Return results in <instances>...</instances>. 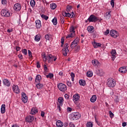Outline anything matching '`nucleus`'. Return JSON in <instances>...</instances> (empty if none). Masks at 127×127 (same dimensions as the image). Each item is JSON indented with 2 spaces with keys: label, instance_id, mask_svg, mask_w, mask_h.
<instances>
[{
  "label": "nucleus",
  "instance_id": "1",
  "mask_svg": "<svg viewBox=\"0 0 127 127\" xmlns=\"http://www.w3.org/2000/svg\"><path fill=\"white\" fill-rule=\"evenodd\" d=\"M69 48V46H68V43H65L64 46V48H63L62 52L64 56H67V53L69 52V50L68 48Z\"/></svg>",
  "mask_w": 127,
  "mask_h": 127
},
{
  "label": "nucleus",
  "instance_id": "2",
  "mask_svg": "<svg viewBox=\"0 0 127 127\" xmlns=\"http://www.w3.org/2000/svg\"><path fill=\"white\" fill-rule=\"evenodd\" d=\"M58 88L60 91L65 92L67 90V86L64 83H59L58 84Z\"/></svg>",
  "mask_w": 127,
  "mask_h": 127
},
{
  "label": "nucleus",
  "instance_id": "3",
  "mask_svg": "<svg viewBox=\"0 0 127 127\" xmlns=\"http://www.w3.org/2000/svg\"><path fill=\"white\" fill-rule=\"evenodd\" d=\"M107 86L108 87H110L111 88H114L115 86H116V81H115V80L113 78H111L109 79L108 82H107Z\"/></svg>",
  "mask_w": 127,
  "mask_h": 127
},
{
  "label": "nucleus",
  "instance_id": "4",
  "mask_svg": "<svg viewBox=\"0 0 127 127\" xmlns=\"http://www.w3.org/2000/svg\"><path fill=\"white\" fill-rule=\"evenodd\" d=\"M88 20L89 22H96L99 20V18L94 15H91L88 18Z\"/></svg>",
  "mask_w": 127,
  "mask_h": 127
},
{
  "label": "nucleus",
  "instance_id": "5",
  "mask_svg": "<svg viewBox=\"0 0 127 127\" xmlns=\"http://www.w3.org/2000/svg\"><path fill=\"white\" fill-rule=\"evenodd\" d=\"M110 35L112 36V37H113L114 38H117V37H118L119 35V32L115 30H112L110 31Z\"/></svg>",
  "mask_w": 127,
  "mask_h": 127
},
{
  "label": "nucleus",
  "instance_id": "6",
  "mask_svg": "<svg viewBox=\"0 0 127 127\" xmlns=\"http://www.w3.org/2000/svg\"><path fill=\"white\" fill-rule=\"evenodd\" d=\"M79 41H80V40L79 39V38H76L71 44L70 47L72 49L75 48L76 46H77L78 43H79Z\"/></svg>",
  "mask_w": 127,
  "mask_h": 127
},
{
  "label": "nucleus",
  "instance_id": "7",
  "mask_svg": "<svg viewBox=\"0 0 127 127\" xmlns=\"http://www.w3.org/2000/svg\"><path fill=\"white\" fill-rule=\"evenodd\" d=\"M1 15L2 16H4L5 17H8L10 16L9 12L6 9H2L1 11Z\"/></svg>",
  "mask_w": 127,
  "mask_h": 127
},
{
  "label": "nucleus",
  "instance_id": "8",
  "mask_svg": "<svg viewBox=\"0 0 127 127\" xmlns=\"http://www.w3.org/2000/svg\"><path fill=\"white\" fill-rule=\"evenodd\" d=\"M71 13H69V12H63L62 14L64 16H65L66 17H71V18H72V17H74V16L75 14H74V12H72Z\"/></svg>",
  "mask_w": 127,
  "mask_h": 127
},
{
  "label": "nucleus",
  "instance_id": "9",
  "mask_svg": "<svg viewBox=\"0 0 127 127\" xmlns=\"http://www.w3.org/2000/svg\"><path fill=\"white\" fill-rule=\"evenodd\" d=\"M81 118V115L78 112L73 113L72 114V120L73 121H77V120H79Z\"/></svg>",
  "mask_w": 127,
  "mask_h": 127
},
{
  "label": "nucleus",
  "instance_id": "10",
  "mask_svg": "<svg viewBox=\"0 0 127 127\" xmlns=\"http://www.w3.org/2000/svg\"><path fill=\"white\" fill-rule=\"evenodd\" d=\"M22 101L24 104H26L27 103V101H28V99L27 98V96H26V94L24 93V92L22 93Z\"/></svg>",
  "mask_w": 127,
  "mask_h": 127
},
{
  "label": "nucleus",
  "instance_id": "11",
  "mask_svg": "<svg viewBox=\"0 0 127 127\" xmlns=\"http://www.w3.org/2000/svg\"><path fill=\"white\" fill-rule=\"evenodd\" d=\"M12 88L13 92H14V93L16 94H19L20 92L19 88H18V86L17 85L13 84L12 86Z\"/></svg>",
  "mask_w": 127,
  "mask_h": 127
},
{
  "label": "nucleus",
  "instance_id": "12",
  "mask_svg": "<svg viewBox=\"0 0 127 127\" xmlns=\"http://www.w3.org/2000/svg\"><path fill=\"white\" fill-rule=\"evenodd\" d=\"M13 8L16 11H19L21 9V5L18 3H15L14 5Z\"/></svg>",
  "mask_w": 127,
  "mask_h": 127
},
{
  "label": "nucleus",
  "instance_id": "13",
  "mask_svg": "<svg viewBox=\"0 0 127 127\" xmlns=\"http://www.w3.org/2000/svg\"><path fill=\"white\" fill-rule=\"evenodd\" d=\"M3 84L4 86H6V87H10V81H9L7 79H3Z\"/></svg>",
  "mask_w": 127,
  "mask_h": 127
},
{
  "label": "nucleus",
  "instance_id": "14",
  "mask_svg": "<svg viewBox=\"0 0 127 127\" xmlns=\"http://www.w3.org/2000/svg\"><path fill=\"white\" fill-rule=\"evenodd\" d=\"M33 121H34V117L32 115L29 116L26 118V121L27 123H32Z\"/></svg>",
  "mask_w": 127,
  "mask_h": 127
},
{
  "label": "nucleus",
  "instance_id": "15",
  "mask_svg": "<svg viewBox=\"0 0 127 127\" xmlns=\"http://www.w3.org/2000/svg\"><path fill=\"white\" fill-rule=\"evenodd\" d=\"M119 72L120 73H122V74H125V73H127V66H123L119 68Z\"/></svg>",
  "mask_w": 127,
  "mask_h": 127
},
{
  "label": "nucleus",
  "instance_id": "16",
  "mask_svg": "<svg viewBox=\"0 0 127 127\" xmlns=\"http://www.w3.org/2000/svg\"><path fill=\"white\" fill-rule=\"evenodd\" d=\"M35 23L36 28L39 29V28L41 27V21H40V20H36Z\"/></svg>",
  "mask_w": 127,
  "mask_h": 127
},
{
  "label": "nucleus",
  "instance_id": "17",
  "mask_svg": "<svg viewBox=\"0 0 127 127\" xmlns=\"http://www.w3.org/2000/svg\"><path fill=\"white\" fill-rule=\"evenodd\" d=\"M79 99H80V95H79V94H76L73 95V101H74V102L79 101Z\"/></svg>",
  "mask_w": 127,
  "mask_h": 127
},
{
  "label": "nucleus",
  "instance_id": "18",
  "mask_svg": "<svg viewBox=\"0 0 127 127\" xmlns=\"http://www.w3.org/2000/svg\"><path fill=\"white\" fill-rule=\"evenodd\" d=\"M53 57H54V56H52V55H48L47 56V60H48L49 63H50V62H52V61H53Z\"/></svg>",
  "mask_w": 127,
  "mask_h": 127
},
{
  "label": "nucleus",
  "instance_id": "19",
  "mask_svg": "<svg viewBox=\"0 0 127 127\" xmlns=\"http://www.w3.org/2000/svg\"><path fill=\"white\" fill-rule=\"evenodd\" d=\"M64 124H63V122H62L60 120H58V121H57L56 122V126L58 127H63L64 126Z\"/></svg>",
  "mask_w": 127,
  "mask_h": 127
},
{
  "label": "nucleus",
  "instance_id": "20",
  "mask_svg": "<svg viewBox=\"0 0 127 127\" xmlns=\"http://www.w3.org/2000/svg\"><path fill=\"white\" fill-rule=\"evenodd\" d=\"M41 79V75L38 74L36 77L35 82L36 83H39Z\"/></svg>",
  "mask_w": 127,
  "mask_h": 127
},
{
  "label": "nucleus",
  "instance_id": "21",
  "mask_svg": "<svg viewBox=\"0 0 127 127\" xmlns=\"http://www.w3.org/2000/svg\"><path fill=\"white\" fill-rule=\"evenodd\" d=\"M97 73L99 76H103L105 74V72H104L102 69H98Z\"/></svg>",
  "mask_w": 127,
  "mask_h": 127
},
{
  "label": "nucleus",
  "instance_id": "22",
  "mask_svg": "<svg viewBox=\"0 0 127 127\" xmlns=\"http://www.w3.org/2000/svg\"><path fill=\"white\" fill-rule=\"evenodd\" d=\"M97 101V96L96 95H93L90 98V102L91 103H95Z\"/></svg>",
  "mask_w": 127,
  "mask_h": 127
},
{
  "label": "nucleus",
  "instance_id": "23",
  "mask_svg": "<svg viewBox=\"0 0 127 127\" xmlns=\"http://www.w3.org/2000/svg\"><path fill=\"white\" fill-rule=\"evenodd\" d=\"M93 45L94 48H98V47H101V46H102V44L94 42Z\"/></svg>",
  "mask_w": 127,
  "mask_h": 127
},
{
  "label": "nucleus",
  "instance_id": "24",
  "mask_svg": "<svg viewBox=\"0 0 127 127\" xmlns=\"http://www.w3.org/2000/svg\"><path fill=\"white\" fill-rule=\"evenodd\" d=\"M38 111H37V109L35 108H33L30 112L31 115H35L36 113H37Z\"/></svg>",
  "mask_w": 127,
  "mask_h": 127
},
{
  "label": "nucleus",
  "instance_id": "25",
  "mask_svg": "<svg viewBox=\"0 0 127 127\" xmlns=\"http://www.w3.org/2000/svg\"><path fill=\"white\" fill-rule=\"evenodd\" d=\"M1 114H4L5 113V105L2 104L1 106Z\"/></svg>",
  "mask_w": 127,
  "mask_h": 127
},
{
  "label": "nucleus",
  "instance_id": "26",
  "mask_svg": "<svg viewBox=\"0 0 127 127\" xmlns=\"http://www.w3.org/2000/svg\"><path fill=\"white\" fill-rule=\"evenodd\" d=\"M93 30H94V27H93V26H89L87 27V31H88V32H90L91 33H92V32H94Z\"/></svg>",
  "mask_w": 127,
  "mask_h": 127
},
{
  "label": "nucleus",
  "instance_id": "27",
  "mask_svg": "<svg viewBox=\"0 0 127 127\" xmlns=\"http://www.w3.org/2000/svg\"><path fill=\"white\" fill-rule=\"evenodd\" d=\"M92 63L93 65H94V66H97V65H99V64H100V63L97 60L92 61Z\"/></svg>",
  "mask_w": 127,
  "mask_h": 127
},
{
  "label": "nucleus",
  "instance_id": "28",
  "mask_svg": "<svg viewBox=\"0 0 127 127\" xmlns=\"http://www.w3.org/2000/svg\"><path fill=\"white\" fill-rule=\"evenodd\" d=\"M75 36V33H71L70 34H68L66 37V38H73Z\"/></svg>",
  "mask_w": 127,
  "mask_h": 127
},
{
  "label": "nucleus",
  "instance_id": "29",
  "mask_svg": "<svg viewBox=\"0 0 127 127\" xmlns=\"http://www.w3.org/2000/svg\"><path fill=\"white\" fill-rule=\"evenodd\" d=\"M111 12H107L106 13V19H110V18H111Z\"/></svg>",
  "mask_w": 127,
  "mask_h": 127
},
{
  "label": "nucleus",
  "instance_id": "30",
  "mask_svg": "<svg viewBox=\"0 0 127 127\" xmlns=\"http://www.w3.org/2000/svg\"><path fill=\"white\" fill-rule=\"evenodd\" d=\"M79 83L80 86H85L86 85V81L84 80H80Z\"/></svg>",
  "mask_w": 127,
  "mask_h": 127
},
{
  "label": "nucleus",
  "instance_id": "31",
  "mask_svg": "<svg viewBox=\"0 0 127 127\" xmlns=\"http://www.w3.org/2000/svg\"><path fill=\"white\" fill-rule=\"evenodd\" d=\"M57 5L55 3H52L50 4V7L51 9H55L56 7H57Z\"/></svg>",
  "mask_w": 127,
  "mask_h": 127
},
{
  "label": "nucleus",
  "instance_id": "32",
  "mask_svg": "<svg viewBox=\"0 0 127 127\" xmlns=\"http://www.w3.org/2000/svg\"><path fill=\"white\" fill-rule=\"evenodd\" d=\"M52 37V36H51L50 34H48L45 35V38L46 40H50V39H51Z\"/></svg>",
  "mask_w": 127,
  "mask_h": 127
},
{
  "label": "nucleus",
  "instance_id": "33",
  "mask_svg": "<svg viewBox=\"0 0 127 127\" xmlns=\"http://www.w3.org/2000/svg\"><path fill=\"white\" fill-rule=\"evenodd\" d=\"M36 87L37 89H42L43 87V84L41 83H38L36 84Z\"/></svg>",
  "mask_w": 127,
  "mask_h": 127
},
{
  "label": "nucleus",
  "instance_id": "34",
  "mask_svg": "<svg viewBox=\"0 0 127 127\" xmlns=\"http://www.w3.org/2000/svg\"><path fill=\"white\" fill-rule=\"evenodd\" d=\"M86 75L87 77H92L93 76V72L91 71H87L86 73Z\"/></svg>",
  "mask_w": 127,
  "mask_h": 127
},
{
  "label": "nucleus",
  "instance_id": "35",
  "mask_svg": "<svg viewBox=\"0 0 127 127\" xmlns=\"http://www.w3.org/2000/svg\"><path fill=\"white\" fill-rule=\"evenodd\" d=\"M52 22H53L54 25H57V18L55 17L52 19Z\"/></svg>",
  "mask_w": 127,
  "mask_h": 127
},
{
  "label": "nucleus",
  "instance_id": "36",
  "mask_svg": "<svg viewBox=\"0 0 127 127\" xmlns=\"http://www.w3.org/2000/svg\"><path fill=\"white\" fill-rule=\"evenodd\" d=\"M40 40V35H36L35 37V41L38 42Z\"/></svg>",
  "mask_w": 127,
  "mask_h": 127
},
{
  "label": "nucleus",
  "instance_id": "37",
  "mask_svg": "<svg viewBox=\"0 0 127 127\" xmlns=\"http://www.w3.org/2000/svg\"><path fill=\"white\" fill-rule=\"evenodd\" d=\"M71 9H72V6L68 5L66 6V12H70V11H71Z\"/></svg>",
  "mask_w": 127,
  "mask_h": 127
},
{
  "label": "nucleus",
  "instance_id": "38",
  "mask_svg": "<svg viewBox=\"0 0 127 127\" xmlns=\"http://www.w3.org/2000/svg\"><path fill=\"white\" fill-rule=\"evenodd\" d=\"M58 101L60 104H63V102H64V99L63 97H59Z\"/></svg>",
  "mask_w": 127,
  "mask_h": 127
},
{
  "label": "nucleus",
  "instance_id": "39",
  "mask_svg": "<svg viewBox=\"0 0 127 127\" xmlns=\"http://www.w3.org/2000/svg\"><path fill=\"white\" fill-rule=\"evenodd\" d=\"M30 5L32 7H34V6H35V1H34V0H31Z\"/></svg>",
  "mask_w": 127,
  "mask_h": 127
},
{
  "label": "nucleus",
  "instance_id": "40",
  "mask_svg": "<svg viewBox=\"0 0 127 127\" xmlns=\"http://www.w3.org/2000/svg\"><path fill=\"white\" fill-rule=\"evenodd\" d=\"M47 78H50V79H52L54 77V74L53 73H50L48 75H47Z\"/></svg>",
  "mask_w": 127,
  "mask_h": 127
},
{
  "label": "nucleus",
  "instance_id": "41",
  "mask_svg": "<svg viewBox=\"0 0 127 127\" xmlns=\"http://www.w3.org/2000/svg\"><path fill=\"white\" fill-rule=\"evenodd\" d=\"M41 17L42 18H44L45 20H47L49 18V17L48 16L45 14H42Z\"/></svg>",
  "mask_w": 127,
  "mask_h": 127
},
{
  "label": "nucleus",
  "instance_id": "42",
  "mask_svg": "<svg viewBox=\"0 0 127 127\" xmlns=\"http://www.w3.org/2000/svg\"><path fill=\"white\" fill-rule=\"evenodd\" d=\"M69 29L70 32H72V33H75V28H74L73 26H71Z\"/></svg>",
  "mask_w": 127,
  "mask_h": 127
},
{
  "label": "nucleus",
  "instance_id": "43",
  "mask_svg": "<svg viewBox=\"0 0 127 127\" xmlns=\"http://www.w3.org/2000/svg\"><path fill=\"white\" fill-rule=\"evenodd\" d=\"M87 127H93V123L91 122H88L86 124Z\"/></svg>",
  "mask_w": 127,
  "mask_h": 127
},
{
  "label": "nucleus",
  "instance_id": "44",
  "mask_svg": "<svg viewBox=\"0 0 127 127\" xmlns=\"http://www.w3.org/2000/svg\"><path fill=\"white\" fill-rule=\"evenodd\" d=\"M42 55V56H43V59H44V61L45 62H46V61H47V56H46V55H45V54H44V55Z\"/></svg>",
  "mask_w": 127,
  "mask_h": 127
},
{
  "label": "nucleus",
  "instance_id": "45",
  "mask_svg": "<svg viewBox=\"0 0 127 127\" xmlns=\"http://www.w3.org/2000/svg\"><path fill=\"white\" fill-rule=\"evenodd\" d=\"M111 55H114V56H116L117 55V52H116V50H113L112 51V52H111Z\"/></svg>",
  "mask_w": 127,
  "mask_h": 127
},
{
  "label": "nucleus",
  "instance_id": "46",
  "mask_svg": "<svg viewBox=\"0 0 127 127\" xmlns=\"http://www.w3.org/2000/svg\"><path fill=\"white\" fill-rule=\"evenodd\" d=\"M22 52L25 55H27V50L26 49L22 50Z\"/></svg>",
  "mask_w": 127,
  "mask_h": 127
},
{
  "label": "nucleus",
  "instance_id": "47",
  "mask_svg": "<svg viewBox=\"0 0 127 127\" xmlns=\"http://www.w3.org/2000/svg\"><path fill=\"white\" fill-rule=\"evenodd\" d=\"M109 115H110V118H111V119H112V118H114V113H113V112H112V111H109Z\"/></svg>",
  "mask_w": 127,
  "mask_h": 127
},
{
  "label": "nucleus",
  "instance_id": "48",
  "mask_svg": "<svg viewBox=\"0 0 127 127\" xmlns=\"http://www.w3.org/2000/svg\"><path fill=\"white\" fill-rule=\"evenodd\" d=\"M80 46H77L76 48H75V51L76 52H79V51H80Z\"/></svg>",
  "mask_w": 127,
  "mask_h": 127
},
{
  "label": "nucleus",
  "instance_id": "49",
  "mask_svg": "<svg viewBox=\"0 0 127 127\" xmlns=\"http://www.w3.org/2000/svg\"><path fill=\"white\" fill-rule=\"evenodd\" d=\"M110 33V30H107L104 32V35H108Z\"/></svg>",
  "mask_w": 127,
  "mask_h": 127
},
{
  "label": "nucleus",
  "instance_id": "50",
  "mask_svg": "<svg viewBox=\"0 0 127 127\" xmlns=\"http://www.w3.org/2000/svg\"><path fill=\"white\" fill-rule=\"evenodd\" d=\"M61 23L62 24H64V17H61V19H60Z\"/></svg>",
  "mask_w": 127,
  "mask_h": 127
},
{
  "label": "nucleus",
  "instance_id": "51",
  "mask_svg": "<svg viewBox=\"0 0 127 127\" xmlns=\"http://www.w3.org/2000/svg\"><path fill=\"white\" fill-rule=\"evenodd\" d=\"M66 84L68 87H72V83H71V81H67L66 82Z\"/></svg>",
  "mask_w": 127,
  "mask_h": 127
},
{
  "label": "nucleus",
  "instance_id": "52",
  "mask_svg": "<svg viewBox=\"0 0 127 127\" xmlns=\"http://www.w3.org/2000/svg\"><path fill=\"white\" fill-rule=\"evenodd\" d=\"M111 4L112 7H114V6H115V1L114 0H111Z\"/></svg>",
  "mask_w": 127,
  "mask_h": 127
},
{
  "label": "nucleus",
  "instance_id": "53",
  "mask_svg": "<svg viewBox=\"0 0 127 127\" xmlns=\"http://www.w3.org/2000/svg\"><path fill=\"white\" fill-rule=\"evenodd\" d=\"M41 116L42 118H44V116H45V112H44L43 111H41Z\"/></svg>",
  "mask_w": 127,
  "mask_h": 127
},
{
  "label": "nucleus",
  "instance_id": "54",
  "mask_svg": "<svg viewBox=\"0 0 127 127\" xmlns=\"http://www.w3.org/2000/svg\"><path fill=\"white\" fill-rule=\"evenodd\" d=\"M6 2H7V1L6 0H1L2 4H3V5L6 4Z\"/></svg>",
  "mask_w": 127,
  "mask_h": 127
},
{
  "label": "nucleus",
  "instance_id": "55",
  "mask_svg": "<svg viewBox=\"0 0 127 127\" xmlns=\"http://www.w3.org/2000/svg\"><path fill=\"white\" fill-rule=\"evenodd\" d=\"M28 55L29 57H32V54L31 53V51L28 50Z\"/></svg>",
  "mask_w": 127,
  "mask_h": 127
},
{
  "label": "nucleus",
  "instance_id": "56",
  "mask_svg": "<svg viewBox=\"0 0 127 127\" xmlns=\"http://www.w3.org/2000/svg\"><path fill=\"white\" fill-rule=\"evenodd\" d=\"M67 112H72V108H70V107H67Z\"/></svg>",
  "mask_w": 127,
  "mask_h": 127
},
{
  "label": "nucleus",
  "instance_id": "57",
  "mask_svg": "<svg viewBox=\"0 0 127 127\" xmlns=\"http://www.w3.org/2000/svg\"><path fill=\"white\" fill-rule=\"evenodd\" d=\"M69 127H75V125H74V124L70 123L69 124Z\"/></svg>",
  "mask_w": 127,
  "mask_h": 127
},
{
  "label": "nucleus",
  "instance_id": "58",
  "mask_svg": "<svg viewBox=\"0 0 127 127\" xmlns=\"http://www.w3.org/2000/svg\"><path fill=\"white\" fill-rule=\"evenodd\" d=\"M111 58L113 61H115V59H116V56L112 55Z\"/></svg>",
  "mask_w": 127,
  "mask_h": 127
},
{
  "label": "nucleus",
  "instance_id": "59",
  "mask_svg": "<svg viewBox=\"0 0 127 127\" xmlns=\"http://www.w3.org/2000/svg\"><path fill=\"white\" fill-rule=\"evenodd\" d=\"M37 67L38 68H40V64L39 63V62L37 63Z\"/></svg>",
  "mask_w": 127,
  "mask_h": 127
},
{
  "label": "nucleus",
  "instance_id": "60",
  "mask_svg": "<svg viewBox=\"0 0 127 127\" xmlns=\"http://www.w3.org/2000/svg\"><path fill=\"white\" fill-rule=\"evenodd\" d=\"M68 125L69 124H68V123L65 122L64 124V127H68Z\"/></svg>",
  "mask_w": 127,
  "mask_h": 127
},
{
  "label": "nucleus",
  "instance_id": "61",
  "mask_svg": "<svg viewBox=\"0 0 127 127\" xmlns=\"http://www.w3.org/2000/svg\"><path fill=\"white\" fill-rule=\"evenodd\" d=\"M18 57L19 58V59H23V57H22V55H19L18 56Z\"/></svg>",
  "mask_w": 127,
  "mask_h": 127
},
{
  "label": "nucleus",
  "instance_id": "62",
  "mask_svg": "<svg viewBox=\"0 0 127 127\" xmlns=\"http://www.w3.org/2000/svg\"><path fill=\"white\" fill-rule=\"evenodd\" d=\"M69 96L67 94L64 95V98H65V99H69Z\"/></svg>",
  "mask_w": 127,
  "mask_h": 127
},
{
  "label": "nucleus",
  "instance_id": "63",
  "mask_svg": "<svg viewBox=\"0 0 127 127\" xmlns=\"http://www.w3.org/2000/svg\"><path fill=\"white\" fill-rule=\"evenodd\" d=\"M61 43H62V44H64V38H62Z\"/></svg>",
  "mask_w": 127,
  "mask_h": 127
},
{
  "label": "nucleus",
  "instance_id": "64",
  "mask_svg": "<svg viewBox=\"0 0 127 127\" xmlns=\"http://www.w3.org/2000/svg\"><path fill=\"white\" fill-rule=\"evenodd\" d=\"M122 127H127V123L124 122L122 124Z\"/></svg>",
  "mask_w": 127,
  "mask_h": 127
}]
</instances>
